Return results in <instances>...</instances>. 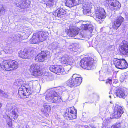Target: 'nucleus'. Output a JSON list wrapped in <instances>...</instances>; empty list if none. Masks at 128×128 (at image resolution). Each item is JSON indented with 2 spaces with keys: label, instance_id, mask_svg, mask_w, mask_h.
Listing matches in <instances>:
<instances>
[{
  "label": "nucleus",
  "instance_id": "nucleus-32",
  "mask_svg": "<svg viewBox=\"0 0 128 128\" xmlns=\"http://www.w3.org/2000/svg\"><path fill=\"white\" fill-rule=\"evenodd\" d=\"M110 122V118H106L102 124L104 126H107L108 124Z\"/></svg>",
  "mask_w": 128,
  "mask_h": 128
},
{
  "label": "nucleus",
  "instance_id": "nucleus-37",
  "mask_svg": "<svg viewBox=\"0 0 128 128\" xmlns=\"http://www.w3.org/2000/svg\"><path fill=\"white\" fill-rule=\"evenodd\" d=\"M77 36L76 38H75L77 39H81L83 37V35L82 34H78V35H77Z\"/></svg>",
  "mask_w": 128,
  "mask_h": 128
},
{
  "label": "nucleus",
  "instance_id": "nucleus-43",
  "mask_svg": "<svg viewBox=\"0 0 128 128\" xmlns=\"http://www.w3.org/2000/svg\"><path fill=\"white\" fill-rule=\"evenodd\" d=\"M4 92L0 90V96H4Z\"/></svg>",
  "mask_w": 128,
  "mask_h": 128
},
{
  "label": "nucleus",
  "instance_id": "nucleus-9",
  "mask_svg": "<svg viewBox=\"0 0 128 128\" xmlns=\"http://www.w3.org/2000/svg\"><path fill=\"white\" fill-rule=\"evenodd\" d=\"M123 108L120 106L116 104L114 110V112L112 114V118H120L124 113Z\"/></svg>",
  "mask_w": 128,
  "mask_h": 128
},
{
  "label": "nucleus",
  "instance_id": "nucleus-23",
  "mask_svg": "<svg viewBox=\"0 0 128 128\" xmlns=\"http://www.w3.org/2000/svg\"><path fill=\"white\" fill-rule=\"evenodd\" d=\"M66 13L64 10L62 8H59L55 10L53 13V14L55 16L59 17L62 15H63Z\"/></svg>",
  "mask_w": 128,
  "mask_h": 128
},
{
  "label": "nucleus",
  "instance_id": "nucleus-26",
  "mask_svg": "<svg viewBox=\"0 0 128 128\" xmlns=\"http://www.w3.org/2000/svg\"><path fill=\"white\" fill-rule=\"evenodd\" d=\"M73 78L72 77L67 81V84L70 87L76 86V84Z\"/></svg>",
  "mask_w": 128,
  "mask_h": 128
},
{
  "label": "nucleus",
  "instance_id": "nucleus-12",
  "mask_svg": "<svg viewBox=\"0 0 128 128\" xmlns=\"http://www.w3.org/2000/svg\"><path fill=\"white\" fill-rule=\"evenodd\" d=\"M71 108H68L65 112L64 116L67 120H72L76 117V113H74V111L71 109Z\"/></svg>",
  "mask_w": 128,
  "mask_h": 128
},
{
  "label": "nucleus",
  "instance_id": "nucleus-47",
  "mask_svg": "<svg viewBox=\"0 0 128 128\" xmlns=\"http://www.w3.org/2000/svg\"><path fill=\"white\" fill-rule=\"evenodd\" d=\"M109 97H110V98H111V95H110V96H109Z\"/></svg>",
  "mask_w": 128,
  "mask_h": 128
},
{
  "label": "nucleus",
  "instance_id": "nucleus-14",
  "mask_svg": "<svg viewBox=\"0 0 128 128\" xmlns=\"http://www.w3.org/2000/svg\"><path fill=\"white\" fill-rule=\"evenodd\" d=\"M34 52L32 50L28 52L26 50H21L18 52V56L22 58L25 59L29 58L31 56H32Z\"/></svg>",
  "mask_w": 128,
  "mask_h": 128
},
{
  "label": "nucleus",
  "instance_id": "nucleus-20",
  "mask_svg": "<svg viewBox=\"0 0 128 128\" xmlns=\"http://www.w3.org/2000/svg\"><path fill=\"white\" fill-rule=\"evenodd\" d=\"M50 48L53 50H55L57 52H60L62 50V49L60 47L59 44L57 42H54L50 44L48 46Z\"/></svg>",
  "mask_w": 128,
  "mask_h": 128
},
{
  "label": "nucleus",
  "instance_id": "nucleus-10",
  "mask_svg": "<svg viewBox=\"0 0 128 128\" xmlns=\"http://www.w3.org/2000/svg\"><path fill=\"white\" fill-rule=\"evenodd\" d=\"M114 64L116 68L120 69L126 68L128 66L127 62L124 59L116 60L114 62Z\"/></svg>",
  "mask_w": 128,
  "mask_h": 128
},
{
  "label": "nucleus",
  "instance_id": "nucleus-39",
  "mask_svg": "<svg viewBox=\"0 0 128 128\" xmlns=\"http://www.w3.org/2000/svg\"><path fill=\"white\" fill-rule=\"evenodd\" d=\"M29 128L28 126L26 124L21 126L20 127V128Z\"/></svg>",
  "mask_w": 128,
  "mask_h": 128
},
{
  "label": "nucleus",
  "instance_id": "nucleus-42",
  "mask_svg": "<svg viewBox=\"0 0 128 128\" xmlns=\"http://www.w3.org/2000/svg\"><path fill=\"white\" fill-rule=\"evenodd\" d=\"M112 81L111 80L108 79L106 82V83L107 84L108 83H109L110 84H112Z\"/></svg>",
  "mask_w": 128,
  "mask_h": 128
},
{
  "label": "nucleus",
  "instance_id": "nucleus-35",
  "mask_svg": "<svg viewBox=\"0 0 128 128\" xmlns=\"http://www.w3.org/2000/svg\"><path fill=\"white\" fill-rule=\"evenodd\" d=\"M126 74L124 73L122 74L120 77V79L122 80H124L127 78Z\"/></svg>",
  "mask_w": 128,
  "mask_h": 128
},
{
  "label": "nucleus",
  "instance_id": "nucleus-11",
  "mask_svg": "<svg viewBox=\"0 0 128 128\" xmlns=\"http://www.w3.org/2000/svg\"><path fill=\"white\" fill-rule=\"evenodd\" d=\"M96 12V20L100 22L102 19L105 18L106 13L104 8H98Z\"/></svg>",
  "mask_w": 128,
  "mask_h": 128
},
{
  "label": "nucleus",
  "instance_id": "nucleus-1",
  "mask_svg": "<svg viewBox=\"0 0 128 128\" xmlns=\"http://www.w3.org/2000/svg\"><path fill=\"white\" fill-rule=\"evenodd\" d=\"M6 109V112L8 115L6 114L4 115V117L6 119L8 126H11L12 124L11 120L17 119L18 115L15 110L13 104L12 103H7Z\"/></svg>",
  "mask_w": 128,
  "mask_h": 128
},
{
  "label": "nucleus",
  "instance_id": "nucleus-38",
  "mask_svg": "<svg viewBox=\"0 0 128 128\" xmlns=\"http://www.w3.org/2000/svg\"><path fill=\"white\" fill-rule=\"evenodd\" d=\"M5 11L3 8H0V14L1 15H3L4 14Z\"/></svg>",
  "mask_w": 128,
  "mask_h": 128
},
{
  "label": "nucleus",
  "instance_id": "nucleus-7",
  "mask_svg": "<svg viewBox=\"0 0 128 128\" xmlns=\"http://www.w3.org/2000/svg\"><path fill=\"white\" fill-rule=\"evenodd\" d=\"M32 75L34 76H38L41 74L42 71L40 66L38 64H34L31 65L30 68Z\"/></svg>",
  "mask_w": 128,
  "mask_h": 128
},
{
  "label": "nucleus",
  "instance_id": "nucleus-17",
  "mask_svg": "<svg viewBox=\"0 0 128 128\" xmlns=\"http://www.w3.org/2000/svg\"><path fill=\"white\" fill-rule=\"evenodd\" d=\"M70 69L68 70H64V68L61 66H56L55 68L54 72L57 74L58 75L65 74H66L68 73V71Z\"/></svg>",
  "mask_w": 128,
  "mask_h": 128
},
{
  "label": "nucleus",
  "instance_id": "nucleus-30",
  "mask_svg": "<svg viewBox=\"0 0 128 128\" xmlns=\"http://www.w3.org/2000/svg\"><path fill=\"white\" fill-rule=\"evenodd\" d=\"M44 110L46 112H49L50 110V107L48 104L44 103Z\"/></svg>",
  "mask_w": 128,
  "mask_h": 128
},
{
  "label": "nucleus",
  "instance_id": "nucleus-13",
  "mask_svg": "<svg viewBox=\"0 0 128 128\" xmlns=\"http://www.w3.org/2000/svg\"><path fill=\"white\" fill-rule=\"evenodd\" d=\"M50 53L48 51H43L39 53L35 57V60L38 62H42L44 61L46 58L50 56Z\"/></svg>",
  "mask_w": 128,
  "mask_h": 128
},
{
  "label": "nucleus",
  "instance_id": "nucleus-44",
  "mask_svg": "<svg viewBox=\"0 0 128 128\" xmlns=\"http://www.w3.org/2000/svg\"><path fill=\"white\" fill-rule=\"evenodd\" d=\"M4 92L0 90V96H4Z\"/></svg>",
  "mask_w": 128,
  "mask_h": 128
},
{
  "label": "nucleus",
  "instance_id": "nucleus-28",
  "mask_svg": "<svg viewBox=\"0 0 128 128\" xmlns=\"http://www.w3.org/2000/svg\"><path fill=\"white\" fill-rule=\"evenodd\" d=\"M46 2V4L47 6L51 7L56 4V0H44Z\"/></svg>",
  "mask_w": 128,
  "mask_h": 128
},
{
  "label": "nucleus",
  "instance_id": "nucleus-2",
  "mask_svg": "<svg viewBox=\"0 0 128 128\" xmlns=\"http://www.w3.org/2000/svg\"><path fill=\"white\" fill-rule=\"evenodd\" d=\"M18 63L14 60H2L0 63V66L3 70L7 71H10L17 69Z\"/></svg>",
  "mask_w": 128,
  "mask_h": 128
},
{
  "label": "nucleus",
  "instance_id": "nucleus-8",
  "mask_svg": "<svg viewBox=\"0 0 128 128\" xmlns=\"http://www.w3.org/2000/svg\"><path fill=\"white\" fill-rule=\"evenodd\" d=\"M102 2L104 4L108 5L116 10H118L121 7L120 4L118 2H115L114 0H102Z\"/></svg>",
  "mask_w": 128,
  "mask_h": 128
},
{
  "label": "nucleus",
  "instance_id": "nucleus-33",
  "mask_svg": "<svg viewBox=\"0 0 128 128\" xmlns=\"http://www.w3.org/2000/svg\"><path fill=\"white\" fill-rule=\"evenodd\" d=\"M24 85H26L24 84V82L22 80H20L19 81H18V82H17V86H24Z\"/></svg>",
  "mask_w": 128,
  "mask_h": 128
},
{
  "label": "nucleus",
  "instance_id": "nucleus-36",
  "mask_svg": "<svg viewBox=\"0 0 128 128\" xmlns=\"http://www.w3.org/2000/svg\"><path fill=\"white\" fill-rule=\"evenodd\" d=\"M75 1V4L76 5L80 4L82 3L84 1V0H74Z\"/></svg>",
  "mask_w": 128,
  "mask_h": 128
},
{
  "label": "nucleus",
  "instance_id": "nucleus-40",
  "mask_svg": "<svg viewBox=\"0 0 128 128\" xmlns=\"http://www.w3.org/2000/svg\"><path fill=\"white\" fill-rule=\"evenodd\" d=\"M16 37L18 38H17L18 40L19 39H22V36H21L20 34H18V35H17L16 36Z\"/></svg>",
  "mask_w": 128,
  "mask_h": 128
},
{
  "label": "nucleus",
  "instance_id": "nucleus-45",
  "mask_svg": "<svg viewBox=\"0 0 128 128\" xmlns=\"http://www.w3.org/2000/svg\"><path fill=\"white\" fill-rule=\"evenodd\" d=\"M74 48H73L72 49V50H73V52L74 53H75L74 54H76L77 53V51H76V50L74 51Z\"/></svg>",
  "mask_w": 128,
  "mask_h": 128
},
{
  "label": "nucleus",
  "instance_id": "nucleus-16",
  "mask_svg": "<svg viewBox=\"0 0 128 128\" xmlns=\"http://www.w3.org/2000/svg\"><path fill=\"white\" fill-rule=\"evenodd\" d=\"M124 20V18L122 16L118 17L115 20L112 25V28L114 29L117 30L121 24Z\"/></svg>",
  "mask_w": 128,
  "mask_h": 128
},
{
  "label": "nucleus",
  "instance_id": "nucleus-19",
  "mask_svg": "<svg viewBox=\"0 0 128 128\" xmlns=\"http://www.w3.org/2000/svg\"><path fill=\"white\" fill-rule=\"evenodd\" d=\"M83 5L84 14L86 15H89L91 13L90 4L88 3H84Z\"/></svg>",
  "mask_w": 128,
  "mask_h": 128
},
{
  "label": "nucleus",
  "instance_id": "nucleus-6",
  "mask_svg": "<svg viewBox=\"0 0 128 128\" xmlns=\"http://www.w3.org/2000/svg\"><path fill=\"white\" fill-rule=\"evenodd\" d=\"M94 59L92 58L85 57L82 59L80 62V66L84 68L89 70L93 66Z\"/></svg>",
  "mask_w": 128,
  "mask_h": 128
},
{
  "label": "nucleus",
  "instance_id": "nucleus-21",
  "mask_svg": "<svg viewBox=\"0 0 128 128\" xmlns=\"http://www.w3.org/2000/svg\"><path fill=\"white\" fill-rule=\"evenodd\" d=\"M28 4L26 3L25 0H19L18 2L15 4L16 6L22 9L28 8Z\"/></svg>",
  "mask_w": 128,
  "mask_h": 128
},
{
  "label": "nucleus",
  "instance_id": "nucleus-46",
  "mask_svg": "<svg viewBox=\"0 0 128 128\" xmlns=\"http://www.w3.org/2000/svg\"><path fill=\"white\" fill-rule=\"evenodd\" d=\"M2 104L0 103V108L2 106Z\"/></svg>",
  "mask_w": 128,
  "mask_h": 128
},
{
  "label": "nucleus",
  "instance_id": "nucleus-5",
  "mask_svg": "<svg viewBox=\"0 0 128 128\" xmlns=\"http://www.w3.org/2000/svg\"><path fill=\"white\" fill-rule=\"evenodd\" d=\"M33 90L31 89L29 85H24L20 87L18 94L21 98H25L28 97L29 95L33 92Z\"/></svg>",
  "mask_w": 128,
  "mask_h": 128
},
{
  "label": "nucleus",
  "instance_id": "nucleus-3",
  "mask_svg": "<svg viewBox=\"0 0 128 128\" xmlns=\"http://www.w3.org/2000/svg\"><path fill=\"white\" fill-rule=\"evenodd\" d=\"M48 33L46 32L40 31L36 34H34L30 41L32 44H37L40 41L42 42L48 37Z\"/></svg>",
  "mask_w": 128,
  "mask_h": 128
},
{
  "label": "nucleus",
  "instance_id": "nucleus-24",
  "mask_svg": "<svg viewBox=\"0 0 128 128\" xmlns=\"http://www.w3.org/2000/svg\"><path fill=\"white\" fill-rule=\"evenodd\" d=\"M114 94L118 97L122 98H125L126 96L124 92L120 89L117 88L114 92Z\"/></svg>",
  "mask_w": 128,
  "mask_h": 128
},
{
  "label": "nucleus",
  "instance_id": "nucleus-4",
  "mask_svg": "<svg viewBox=\"0 0 128 128\" xmlns=\"http://www.w3.org/2000/svg\"><path fill=\"white\" fill-rule=\"evenodd\" d=\"M46 99L52 103H59L62 101L61 97L57 95L55 92L53 90L50 91L47 94Z\"/></svg>",
  "mask_w": 128,
  "mask_h": 128
},
{
  "label": "nucleus",
  "instance_id": "nucleus-34",
  "mask_svg": "<svg viewBox=\"0 0 128 128\" xmlns=\"http://www.w3.org/2000/svg\"><path fill=\"white\" fill-rule=\"evenodd\" d=\"M56 67V66H54L53 65H51L49 67V70L51 71L54 72V71H55L54 70L55 69Z\"/></svg>",
  "mask_w": 128,
  "mask_h": 128
},
{
  "label": "nucleus",
  "instance_id": "nucleus-22",
  "mask_svg": "<svg viewBox=\"0 0 128 128\" xmlns=\"http://www.w3.org/2000/svg\"><path fill=\"white\" fill-rule=\"evenodd\" d=\"M79 32V30L76 28H70L68 30V34L71 37H74L78 35Z\"/></svg>",
  "mask_w": 128,
  "mask_h": 128
},
{
  "label": "nucleus",
  "instance_id": "nucleus-49",
  "mask_svg": "<svg viewBox=\"0 0 128 128\" xmlns=\"http://www.w3.org/2000/svg\"><path fill=\"white\" fill-rule=\"evenodd\" d=\"M76 113L77 112V111H76Z\"/></svg>",
  "mask_w": 128,
  "mask_h": 128
},
{
  "label": "nucleus",
  "instance_id": "nucleus-15",
  "mask_svg": "<svg viewBox=\"0 0 128 128\" xmlns=\"http://www.w3.org/2000/svg\"><path fill=\"white\" fill-rule=\"evenodd\" d=\"M62 63L65 64L66 65H70L73 62L74 59L70 56L66 55L63 56L61 58Z\"/></svg>",
  "mask_w": 128,
  "mask_h": 128
},
{
  "label": "nucleus",
  "instance_id": "nucleus-48",
  "mask_svg": "<svg viewBox=\"0 0 128 128\" xmlns=\"http://www.w3.org/2000/svg\"><path fill=\"white\" fill-rule=\"evenodd\" d=\"M111 92H111V91H110V92H109V94H110V93H111Z\"/></svg>",
  "mask_w": 128,
  "mask_h": 128
},
{
  "label": "nucleus",
  "instance_id": "nucleus-31",
  "mask_svg": "<svg viewBox=\"0 0 128 128\" xmlns=\"http://www.w3.org/2000/svg\"><path fill=\"white\" fill-rule=\"evenodd\" d=\"M13 50L11 48H6L4 50V52L6 53L11 54L12 53Z\"/></svg>",
  "mask_w": 128,
  "mask_h": 128
},
{
  "label": "nucleus",
  "instance_id": "nucleus-25",
  "mask_svg": "<svg viewBox=\"0 0 128 128\" xmlns=\"http://www.w3.org/2000/svg\"><path fill=\"white\" fill-rule=\"evenodd\" d=\"M77 75L76 74H74L72 76L76 84V86L80 85L82 82V78L81 77L77 76Z\"/></svg>",
  "mask_w": 128,
  "mask_h": 128
},
{
  "label": "nucleus",
  "instance_id": "nucleus-27",
  "mask_svg": "<svg viewBox=\"0 0 128 128\" xmlns=\"http://www.w3.org/2000/svg\"><path fill=\"white\" fill-rule=\"evenodd\" d=\"M74 2V0H66L65 2V4L67 6L70 8L76 5Z\"/></svg>",
  "mask_w": 128,
  "mask_h": 128
},
{
  "label": "nucleus",
  "instance_id": "nucleus-41",
  "mask_svg": "<svg viewBox=\"0 0 128 128\" xmlns=\"http://www.w3.org/2000/svg\"><path fill=\"white\" fill-rule=\"evenodd\" d=\"M92 126H82L83 128H92Z\"/></svg>",
  "mask_w": 128,
  "mask_h": 128
},
{
  "label": "nucleus",
  "instance_id": "nucleus-29",
  "mask_svg": "<svg viewBox=\"0 0 128 128\" xmlns=\"http://www.w3.org/2000/svg\"><path fill=\"white\" fill-rule=\"evenodd\" d=\"M82 27L84 30H88L90 32H92V30L93 28V26L91 24H87L83 25Z\"/></svg>",
  "mask_w": 128,
  "mask_h": 128
},
{
  "label": "nucleus",
  "instance_id": "nucleus-18",
  "mask_svg": "<svg viewBox=\"0 0 128 128\" xmlns=\"http://www.w3.org/2000/svg\"><path fill=\"white\" fill-rule=\"evenodd\" d=\"M120 52L123 55H126L128 54V43L124 42L123 45L119 48Z\"/></svg>",
  "mask_w": 128,
  "mask_h": 128
}]
</instances>
